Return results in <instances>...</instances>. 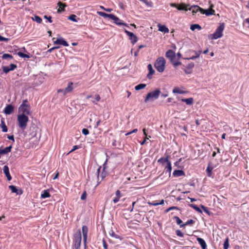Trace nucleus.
I'll return each mask as SVG.
<instances>
[{
	"label": "nucleus",
	"mask_w": 249,
	"mask_h": 249,
	"mask_svg": "<svg viewBox=\"0 0 249 249\" xmlns=\"http://www.w3.org/2000/svg\"><path fill=\"white\" fill-rule=\"evenodd\" d=\"M170 5L171 7L177 8L178 10L191 11L193 15L198 12H200L201 13V11H202V8L197 5H192L188 8L189 5L184 3H181L180 4L171 3Z\"/></svg>",
	"instance_id": "1"
},
{
	"label": "nucleus",
	"mask_w": 249,
	"mask_h": 249,
	"mask_svg": "<svg viewBox=\"0 0 249 249\" xmlns=\"http://www.w3.org/2000/svg\"><path fill=\"white\" fill-rule=\"evenodd\" d=\"M27 100H24L18 108V114H23L28 116L31 114L30 106L27 104Z\"/></svg>",
	"instance_id": "2"
},
{
	"label": "nucleus",
	"mask_w": 249,
	"mask_h": 249,
	"mask_svg": "<svg viewBox=\"0 0 249 249\" xmlns=\"http://www.w3.org/2000/svg\"><path fill=\"white\" fill-rule=\"evenodd\" d=\"M17 120L19 127L23 130H25L29 121L28 116L23 114H18L17 116Z\"/></svg>",
	"instance_id": "3"
},
{
	"label": "nucleus",
	"mask_w": 249,
	"mask_h": 249,
	"mask_svg": "<svg viewBox=\"0 0 249 249\" xmlns=\"http://www.w3.org/2000/svg\"><path fill=\"white\" fill-rule=\"evenodd\" d=\"M166 61L163 57H160L155 61L154 66L160 72H163L165 70Z\"/></svg>",
	"instance_id": "4"
},
{
	"label": "nucleus",
	"mask_w": 249,
	"mask_h": 249,
	"mask_svg": "<svg viewBox=\"0 0 249 249\" xmlns=\"http://www.w3.org/2000/svg\"><path fill=\"white\" fill-rule=\"evenodd\" d=\"M224 24H220L216 29L215 32L209 36V38L211 39H216L220 38L223 36V32L224 30Z\"/></svg>",
	"instance_id": "5"
},
{
	"label": "nucleus",
	"mask_w": 249,
	"mask_h": 249,
	"mask_svg": "<svg viewBox=\"0 0 249 249\" xmlns=\"http://www.w3.org/2000/svg\"><path fill=\"white\" fill-rule=\"evenodd\" d=\"M160 93V91L158 89L149 92L146 95L144 102L147 103L148 101H153L159 98Z\"/></svg>",
	"instance_id": "6"
},
{
	"label": "nucleus",
	"mask_w": 249,
	"mask_h": 249,
	"mask_svg": "<svg viewBox=\"0 0 249 249\" xmlns=\"http://www.w3.org/2000/svg\"><path fill=\"white\" fill-rule=\"evenodd\" d=\"M81 233L80 231L79 230L76 233H75L74 235V239H73V247L75 249H79L81 246Z\"/></svg>",
	"instance_id": "7"
},
{
	"label": "nucleus",
	"mask_w": 249,
	"mask_h": 249,
	"mask_svg": "<svg viewBox=\"0 0 249 249\" xmlns=\"http://www.w3.org/2000/svg\"><path fill=\"white\" fill-rule=\"evenodd\" d=\"M107 162V160H106V161L105 162V163L103 164V169L102 170L103 171L101 175H100V170L101 169V167L100 166L97 170L98 180H99L100 179V181L103 180L107 175V173L105 171V169L107 168V166H106Z\"/></svg>",
	"instance_id": "8"
},
{
	"label": "nucleus",
	"mask_w": 249,
	"mask_h": 249,
	"mask_svg": "<svg viewBox=\"0 0 249 249\" xmlns=\"http://www.w3.org/2000/svg\"><path fill=\"white\" fill-rule=\"evenodd\" d=\"M124 32L126 33V34L128 36L129 39L130 40L131 42L134 44L136 43L138 41V37L132 33L126 30H124Z\"/></svg>",
	"instance_id": "9"
},
{
	"label": "nucleus",
	"mask_w": 249,
	"mask_h": 249,
	"mask_svg": "<svg viewBox=\"0 0 249 249\" xmlns=\"http://www.w3.org/2000/svg\"><path fill=\"white\" fill-rule=\"evenodd\" d=\"M213 4H211L210 8L209 9L207 10H204L203 9H202L201 14H205L207 16L215 15V11L213 9Z\"/></svg>",
	"instance_id": "10"
},
{
	"label": "nucleus",
	"mask_w": 249,
	"mask_h": 249,
	"mask_svg": "<svg viewBox=\"0 0 249 249\" xmlns=\"http://www.w3.org/2000/svg\"><path fill=\"white\" fill-rule=\"evenodd\" d=\"M195 66L194 63L191 62L189 63L185 68H182L186 74H190L192 72V69Z\"/></svg>",
	"instance_id": "11"
},
{
	"label": "nucleus",
	"mask_w": 249,
	"mask_h": 249,
	"mask_svg": "<svg viewBox=\"0 0 249 249\" xmlns=\"http://www.w3.org/2000/svg\"><path fill=\"white\" fill-rule=\"evenodd\" d=\"M112 18L111 19H112L113 21H114V22L118 25H124L125 26H128L127 24L124 23V22H123V21L122 20H121L120 19H119L117 17H116V16L115 15H113V16H112Z\"/></svg>",
	"instance_id": "12"
},
{
	"label": "nucleus",
	"mask_w": 249,
	"mask_h": 249,
	"mask_svg": "<svg viewBox=\"0 0 249 249\" xmlns=\"http://www.w3.org/2000/svg\"><path fill=\"white\" fill-rule=\"evenodd\" d=\"M165 56L167 58L169 59L171 62H173V60L175 58V53L171 50H169L166 52Z\"/></svg>",
	"instance_id": "13"
},
{
	"label": "nucleus",
	"mask_w": 249,
	"mask_h": 249,
	"mask_svg": "<svg viewBox=\"0 0 249 249\" xmlns=\"http://www.w3.org/2000/svg\"><path fill=\"white\" fill-rule=\"evenodd\" d=\"M54 44H60L64 46H68V42L62 37L58 38L56 40L53 41Z\"/></svg>",
	"instance_id": "14"
},
{
	"label": "nucleus",
	"mask_w": 249,
	"mask_h": 249,
	"mask_svg": "<svg viewBox=\"0 0 249 249\" xmlns=\"http://www.w3.org/2000/svg\"><path fill=\"white\" fill-rule=\"evenodd\" d=\"M82 233L83 236V239H84V242L85 246H86V241L88 237V229L86 226H83L82 227Z\"/></svg>",
	"instance_id": "15"
},
{
	"label": "nucleus",
	"mask_w": 249,
	"mask_h": 249,
	"mask_svg": "<svg viewBox=\"0 0 249 249\" xmlns=\"http://www.w3.org/2000/svg\"><path fill=\"white\" fill-rule=\"evenodd\" d=\"M190 53H193V54L192 55H191L190 57H189L187 59L194 60L195 59L199 57V55L201 53V51H191Z\"/></svg>",
	"instance_id": "16"
},
{
	"label": "nucleus",
	"mask_w": 249,
	"mask_h": 249,
	"mask_svg": "<svg viewBox=\"0 0 249 249\" xmlns=\"http://www.w3.org/2000/svg\"><path fill=\"white\" fill-rule=\"evenodd\" d=\"M147 68L149 71L147 75V77L148 79H151L152 78V75L155 73V71L153 69L152 66L151 64H148L147 66Z\"/></svg>",
	"instance_id": "17"
},
{
	"label": "nucleus",
	"mask_w": 249,
	"mask_h": 249,
	"mask_svg": "<svg viewBox=\"0 0 249 249\" xmlns=\"http://www.w3.org/2000/svg\"><path fill=\"white\" fill-rule=\"evenodd\" d=\"M158 30L159 31L164 33H168L169 32V30L168 28H167L165 25H161L160 24H159L158 25Z\"/></svg>",
	"instance_id": "18"
},
{
	"label": "nucleus",
	"mask_w": 249,
	"mask_h": 249,
	"mask_svg": "<svg viewBox=\"0 0 249 249\" xmlns=\"http://www.w3.org/2000/svg\"><path fill=\"white\" fill-rule=\"evenodd\" d=\"M3 172L5 174L6 177L7 178V179L10 181L12 179V177L10 174L9 171V168L7 165H5L3 167Z\"/></svg>",
	"instance_id": "19"
},
{
	"label": "nucleus",
	"mask_w": 249,
	"mask_h": 249,
	"mask_svg": "<svg viewBox=\"0 0 249 249\" xmlns=\"http://www.w3.org/2000/svg\"><path fill=\"white\" fill-rule=\"evenodd\" d=\"M12 148V146L10 145L3 149L0 148V155H4L9 153L11 152Z\"/></svg>",
	"instance_id": "20"
},
{
	"label": "nucleus",
	"mask_w": 249,
	"mask_h": 249,
	"mask_svg": "<svg viewBox=\"0 0 249 249\" xmlns=\"http://www.w3.org/2000/svg\"><path fill=\"white\" fill-rule=\"evenodd\" d=\"M14 110V107L11 105H8L6 106L4 109V112L6 114H10L12 113Z\"/></svg>",
	"instance_id": "21"
},
{
	"label": "nucleus",
	"mask_w": 249,
	"mask_h": 249,
	"mask_svg": "<svg viewBox=\"0 0 249 249\" xmlns=\"http://www.w3.org/2000/svg\"><path fill=\"white\" fill-rule=\"evenodd\" d=\"M197 241L200 245L202 249H206L207 247V245L205 241L201 238L198 237L197 238Z\"/></svg>",
	"instance_id": "22"
},
{
	"label": "nucleus",
	"mask_w": 249,
	"mask_h": 249,
	"mask_svg": "<svg viewBox=\"0 0 249 249\" xmlns=\"http://www.w3.org/2000/svg\"><path fill=\"white\" fill-rule=\"evenodd\" d=\"M115 195L116 196L113 199V201L114 203L118 202L121 197L120 191L119 190L116 191Z\"/></svg>",
	"instance_id": "23"
},
{
	"label": "nucleus",
	"mask_w": 249,
	"mask_h": 249,
	"mask_svg": "<svg viewBox=\"0 0 249 249\" xmlns=\"http://www.w3.org/2000/svg\"><path fill=\"white\" fill-rule=\"evenodd\" d=\"M173 92L174 93L185 94L187 93V91L182 90L179 88L175 87L173 89Z\"/></svg>",
	"instance_id": "24"
},
{
	"label": "nucleus",
	"mask_w": 249,
	"mask_h": 249,
	"mask_svg": "<svg viewBox=\"0 0 249 249\" xmlns=\"http://www.w3.org/2000/svg\"><path fill=\"white\" fill-rule=\"evenodd\" d=\"M181 100L182 102H185L187 105H192L194 103V99L193 98L182 99Z\"/></svg>",
	"instance_id": "25"
},
{
	"label": "nucleus",
	"mask_w": 249,
	"mask_h": 249,
	"mask_svg": "<svg viewBox=\"0 0 249 249\" xmlns=\"http://www.w3.org/2000/svg\"><path fill=\"white\" fill-rule=\"evenodd\" d=\"M0 127L2 128V131L3 132H6L8 131V129L7 128V126L5 124L4 119L2 118L1 119V124H0Z\"/></svg>",
	"instance_id": "26"
},
{
	"label": "nucleus",
	"mask_w": 249,
	"mask_h": 249,
	"mask_svg": "<svg viewBox=\"0 0 249 249\" xmlns=\"http://www.w3.org/2000/svg\"><path fill=\"white\" fill-rule=\"evenodd\" d=\"M72 83H69L68 86L65 89V91L67 93L71 92L73 90Z\"/></svg>",
	"instance_id": "27"
},
{
	"label": "nucleus",
	"mask_w": 249,
	"mask_h": 249,
	"mask_svg": "<svg viewBox=\"0 0 249 249\" xmlns=\"http://www.w3.org/2000/svg\"><path fill=\"white\" fill-rule=\"evenodd\" d=\"M97 14L101 17L104 18H112V16H113V14H108L104 12H97Z\"/></svg>",
	"instance_id": "28"
},
{
	"label": "nucleus",
	"mask_w": 249,
	"mask_h": 249,
	"mask_svg": "<svg viewBox=\"0 0 249 249\" xmlns=\"http://www.w3.org/2000/svg\"><path fill=\"white\" fill-rule=\"evenodd\" d=\"M58 6H59V9L58 10V12H61L62 11H64L66 5L65 3H63L61 2H59L57 3Z\"/></svg>",
	"instance_id": "29"
},
{
	"label": "nucleus",
	"mask_w": 249,
	"mask_h": 249,
	"mask_svg": "<svg viewBox=\"0 0 249 249\" xmlns=\"http://www.w3.org/2000/svg\"><path fill=\"white\" fill-rule=\"evenodd\" d=\"M201 27L199 24H192L190 26V29L193 31H195L196 29L200 30H201Z\"/></svg>",
	"instance_id": "30"
},
{
	"label": "nucleus",
	"mask_w": 249,
	"mask_h": 249,
	"mask_svg": "<svg viewBox=\"0 0 249 249\" xmlns=\"http://www.w3.org/2000/svg\"><path fill=\"white\" fill-rule=\"evenodd\" d=\"M50 196V194L48 190H44L43 192L41 195V197L42 198H46L49 197Z\"/></svg>",
	"instance_id": "31"
},
{
	"label": "nucleus",
	"mask_w": 249,
	"mask_h": 249,
	"mask_svg": "<svg viewBox=\"0 0 249 249\" xmlns=\"http://www.w3.org/2000/svg\"><path fill=\"white\" fill-rule=\"evenodd\" d=\"M173 175L174 176L180 177L184 175V172L182 170H177L174 172Z\"/></svg>",
	"instance_id": "32"
},
{
	"label": "nucleus",
	"mask_w": 249,
	"mask_h": 249,
	"mask_svg": "<svg viewBox=\"0 0 249 249\" xmlns=\"http://www.w3.org/2000/svg\"><path fill=\"white\" fill-rule=\"evenodd\" d=\"M146 86V85L145 84H140L135 87V89L136 90H139L142 89H144Z\"/></svg>",
	"instance_id": "33"
},
{
	"label": "nucleus",
	"mask_w": 249,
	"mask_h": 249,
	"mask_svg": "<svg viewBox=\"0 0 249 249\" xmlns=\"http://www.w3.org/2000/svg\"><path fill=\"white\" fill-rule=\"evenodd\" d=\"M169 161V160H168V157H167L166 158H161L159 159L158 160V162L159 163H160L163 165V164L167 163L168 161Z\"/></svg>",
	"instance_id": "34"
},
{
	"label": "nucleus",
	"mask_w": 249,
	"mask_h": 249,
	"mask_svg": "<svg viewBox=\"0 0 249 249\" xmlns=\"http://www.w3.org/2000/svg\"><path fill=\"white\" fill-rule=\"evenodd\" d=\"M32 19L38 23H41L42 21V19L38 16H35L32 18Z\"/></svg>",
	"instance_id": "35"
},
{
	"label": "nucleus",
	"mask_w": 249,
	"mask_h": 249,
	"mask_svg": "<svg viewBox=\"0 0 249 249\" xmlns=\"http://www.w3.org/2000/svg\"><path fill=\"white\" fill-rule=\"evenodd\" d=\"M17 54L20 57L29 58L30 56L27 54L24 53L22 52H19L17 53Z\"/></svg>",
	"instance_id": "36"
},
{
	"label": "nucleus",
	"mask_w": 249,
	"mask_h": 249,
	"mask_svg": "<svg viewBox=\"0 0 249 249\" xmlns=\"http://www.w3.org/2000/svg\"><path fill=\"white\" fill-rule=\"evenodd\" d=\"M165 169H167V171L171 172L172 170L171 163L170 161L166 163V165L165 166Z\"/></svg>",
	"instance_id": "37"
},
{
	"label": "nucleus",
	"mask_w": 249,
	"mask_h": 249,
	"mask_svg": "<svg viewBox=\"0 0 249 249\" xmlns=\"http://www.w3.org/2000/svg\"><path fill=\"white\" fill-rule=\"evenodd\" d=\"M190 206L192 208H193L194 210H195L197 212H199V213H202V211L199 208H198L197 206H196V205L195 204H190Z\"/></svg>",
	"instance_id": "38"
},
{
	"label": "nucleus",
	"mask_w": 249,
	"mask_h": 249,
	"mask_svg": "<svg viewBox=\"0 0 249 249\" xmlns=\"http://www.w3.org/2000/svg\"><path fill=\"white\" fill-rule=\"evenodd\" d=\"M213 169V168L212 167H210V166H208V167L207 168L206 172H207L208 176L209 177L211 176V174H212Z\"/></svg>",
	"instance_id": "39"
},
{
	"label": "nucleus",
	"mask_w": 249,
	"mask_h": 249,
	"mask_svg": "<svg viewBox=\"0 0 249 249\" xmlns=\"http://www.w3.org/2000/svg\"><path fill=\"white\" fill-rule=\"evenodd\" d=\"M174 219L176 220V222L178 225H182V221L178 217V216H175Z\"/></svg>",
	"instance_id": "40"
},
{
	"label": "nucleus",
	"mask_w": 249,
	"mask_h": 249,
	"mask_svg": "<svg viewBox=\"0 0 249 249\" xmlns=\"http://www.w3.org/2000/svg\"><path fill=\"white\" fill-rule=\"evenodd\" d=\"M9 188L11 189L12 193H15L18 194V189L16 187L13 185H10L9 186Z\"/></svg>",
	"instance_id": "41"
},
{
	"label": "nucleus",
	"mask_w": 249,
	"mask_h": 249,
	"mask_svg": "<svg viewBox=\"0 0 249 249\" xmlns=\"http://www.w3.org/2000/svg\"><path fill=\"white\" fill-rule=\"evenodd\" d=\"M69 19L74 22H77L76 16L75 15H71L69 17Z\"/></svg>",
	"instance_id": "42"
},
{
	"label": "nucleus",
	"mask_w": 249,
	"mask_h": 249,
	"mask_svg": "<svg viewBox=\"0 0 249 249\" xmlns=\"http://www.w3.org/2000/svg\"><path fill=\"white\" fill-rule=\"evenodd\" d=\"M194 223V221L192 219L188 220L185 223L183 224L182 225H180V227H183L185 226L192 224Z\"/></svg>",
	"instance_id": "43"
},
{
	"label": "nucleus",
	"mask_w": 249,
	"mask_h": 249,
	"mask_svg": "<svg viewBox=\"0 0 249 249\" xmlns=\"http://www.w3.org/2000/svg\"><path fill=\"white\" fill-rule=\"evenodd\" d=\"M100 100V97L99 95L97 94L95 95V97L94 100L92 101V102L95 104H97V102H98Z\"/></svg>",
	"instance_id": "44"
},
{
	"label": "nucleus",
	"mask_w": 249,
	"mask_h": 249,
	"mask_svg": "<svg viewBox=\"0 0 249 249\" xmlns=\"http://www.w3.org/2000/svg\"><path fill=\"white\" fill-rule=\"evenodd\" d=\"M224 249H228L229 248L228 239H226L223 245Z\"/></svg>",
	"instance_id": "45"
},
{
	"label": "nucleus",
	"mask_w": 249,
	"mask_h": 249,
	"mask_svg": "<svg viewBox=\"0 0 249 249\" xmlns=\"http://www.w3.org/2000/svg\"><path fill=\"white\" fill-rule=\"evenodd\" d=\"M3 59L12 58V56L9 54L5 53L2 56Z\"/></svg>",
	"instance_id": "46"
},
{
	"label": "nucleus",
	"mask_w": 249,
	"mask_h": 249,
	"mask_svg": "<svg viewBox=\"0 0 249 249\" xmlns=\"http://www.w3.org/2000/svg\"><path fill=\"white\" fill-rule=\"evenodd\" d=\"M176 234L179 237H183V233L181 231L178 230L176 231Z\"/></svg>",
	"instance_id": "47"
},
{
	"label": "nucleus",
	"mask_w": 249,
	"mask_h": 249,
	"mask_svg": "<svg viewBox=\"0 0 249 249\" xmlns=\"http://www.w3.org/2000/svg\"><path fill=\"white\" fill-rule=\"evenodd\" d=\"M3 71L7 73H8V72H9L10 71H11V70H10V68L9 67H6V66H5V67H3Z\"/></svg>",
	"instance_id": "48"
},
{
	"label": "nucleus",
	"mask_w": 249,
	"mask_h": 249,
	"mask_svg": "<svg viewBox=\"0 0 249 249\" xmlns=\"http://www.w3.org/2000/svg\"><path fill=\"white\" fill-rule=\"evenodd\" d=\"M82 132L85 135H87L89 134V130L86 128H83L82 130Z\"/></svg>",
	"instance_id": "49"
},
{
	"label": "nucleus",
	"mask_w": 249,
	"mask_h": 249,
	"mask_svg": "<svg viewBox=\"0 0 249 249\" xmlns=\"http://www.w3.org/2000/svg\"><path fill=\"white\" fill-rule=\"evenodd\" d=\"M174 67H177L181 64V63L180 62L178 61V62H175L174 60H173V62H172Z\"/></svg>",
	"instance_id": "50"
},
{
	"label": "nucleus",
	"mask_w": 249,
	"mask_h": 249,
	"mask_svg": "<svg viewBox=\"0 0 249 249\" xmlns=\"http://www.w3.org/2000/svg\"><path fill=\"white\" fill-rule=\"evenodd\" d=\"M150 138V136L145 137L144 140L141 142V144L142 145H143L146 142V140H148Z\"/></svg>",
	"instance_id": "51"
},
{
	"label": "nucleus",
	"mask_w": 249,
	"mask_h": 249,
	"mask_svg": "<svg viewBox=\"0 0 249 249\" xmlns=\"http://www.w3.org/2000/svg\"><path fill=\"white\" fill-rule=\"evenodd\" d=\"M44 18L47 19V20H48V21L50 22V23H52L53 22L52 20V18L51 17H48L47 16H44Z\"/></svg>",
	"instance_id": "52"
},
{
	"label": "nucleus",
	"mask_w": 249,
	"mask_h": 249,
	"mask_svg": "<svg viewBox=\"0 0 249 249\" xmlns=\"http://www.w3.org/2000/svg\"><path fill=\"white\" fill-rule=\"evenodd\" d=\"M58 93H62L63 95H65L67 94L66 92L65 91V89H59L57 90Z\"/></svg>",
	"instance_id": "53"
},
{
	"label": "nucleus",
	"mask_w": 249,
	"mask_h": 249,
	"mask_svg": "<svg viewBox=\"0 0 249 249\" xmlns=\"http://www.w3.org/2000/svg\"><path fill=\"white\" fill-rule=\"evenodd\" d=\"M9 67L10 70L13 71L17 67V66L15 64H11Z\"/></svg>",
	"instance_id": "54"
},
{
	"label": "nucleus",
	"mask_w": 249,
	"mask_h": 249,
	"mask_svg": "<svg viewBox=\"0 0 249 249\" xmlns=\"http://www.w3.org/2000/svg\"><path fill=\"white\" fill-rule=\"evenodd\" d=\"M148 204L149 205H153V206H157V205H159V203L156 201H153L152 202H149Z\"/></svg>",
	"instance_id": "55"
},
{
	"label": "nucleus",
	"mask_w": 249,
	"mask_h": 249,
	"mask_svg": "<svg viewBox=\"0 0 249 249\" xmlns=\"http://www.w3.org/2000/svg\"><path fill=\"white\" fill-rule=\"evenodd\" d=\"M78 146L77 145H74L73 147V148L69 152L68 154L73 151H74V150L78 149Z\"/></svg>",
	"instance_id": "56"
},
{
	"label": "nucleus",
	"mask_w": 249,
	"mask_h": 249,
	"mask_svg": "<svg viewBox=\"0 0 249 249\" xmlns=\"http://www.w3.org/2000/svg\"><path fill=\"white\" fill-rule=\"evenodd\" d=\"M201 207L203 209V210L205 213L209 214V211L206 207H205L203 205H201Z\"/></svg>",
	"instance_id": "57"
},
{
	"label": "nucleus",
	"mask_w": 249,
	"mask_h": 249,
	"mask_svg": "<svg viewBox=\"0 0 249 249\" xmlns=\"http://www.w3.org/2000/svg\"><path fill=\"white\" fill-rule=\"evenodd\" d=\"M174 209H178V208L176 207H171L166 210V212H168L169 211Z\"/></svg>",
	"instance_id": "58"
},
{
	"label": "nucleus",
	"mask_w": 249,
	"mask_h": 249,
	"mask_svg": "<svg viewBox=\"0 0 249 249\" xmlns=\"http://www.w3.org/2000/svg\"><path fill=\"white\" fill-rule=\"evenodd\" d=\"M86 197V192H84L82 195H81V199L82 200H84Z\"/></svg>",
	"instance_id": "59"
},
{
	"label": "nucleus",
	"mask_w": 249,
	"mask_h": 249,
	"mask_svg": "<svg viewBox=\"0 0 249 249\" xmlns=\"http://www.w3.org/2000/svg\"><path fill=\"white\" fill-rule=\"evenodd\" d=\"M8 40V38H5V37H2L1 36H0V41H7Z\"/></svg>",
	"instance_id": "60"
},
{
	"label": "nucleus",
	"mask_w": 249,
	"mask_h": 249,
	"mask_svg": "<svg viewBox=\"0 0 249 249\" xmlns=\"http://www.w3.org/2000/svg\"><path fill=\"white\" fill-rule=\"evenodd\" d=\"M103 247H104V248L105 249H107V243H106V242L104 240H103Z\"/></svg>",
	"instance_id": "61"
},
{
	"label": "nucleus",
	"mask_w": 249,
	"mask_h": 249,
	"mask_svg": "<svg viewBox=\"0 0 249 249\" xmlns=\"http://www.w3.org/2000/svg\"><path fill=\"white\" fill-rule=\"evenodd\" d=\"M8 139L9 140H12L13 142H14V137L13 135L12 136H8L7 137Z\"/></svg>",
	"instance_id": "62"
},
{
	"label": "nucleus",
	"mask_w": 249,
	"mask_h": 249,
	"mask_svg": "<svg viewBox=\"0 0 249 249\" xmlns=\"http://www.w3.org/2000/svg\"><path fill=\"white\" fill-rule=\"evenodd\" d=\"M58 48H59V47H53V48H51V49H49L48 51L49 52L51 53V52H52V51H53V50L54 49H58Z\"/></svg>",
	"instance_id": "63"
},
{
	"label": "nucleus",
	"mask_w": 249,
	"mask_h": 249,
	"mask_svg": "<svg viewBox=\"0 0 249 249\" xmlns=\"http://www.w3.org/2000/svg\"><path fill=\"white\" fill-rule=\"evenodd\" d=\"M101 123V121L100 120H99L98 121H97L96 122V125L95 126V128H97V127L99 126V125Z\"/></svg>",
	"instance_id": "64"
}]
</instances>
